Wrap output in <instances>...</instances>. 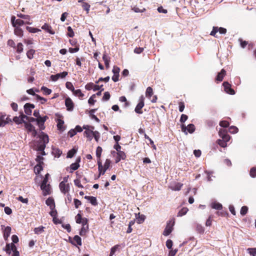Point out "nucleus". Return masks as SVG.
Returning a JSON list of instances; mask_svg holds the SVG:
<instances>
[{"label": "nucleus", "instance_id": "obj_43", "mask_svg": "<svg viewBox=\"0 0 256 256\" xmlns=\"http://www.w3.org/2000/svg\"><path fill=\"white\" fill-rule=\"evenodd\" d=\"M17 16L21 18H22L23 20H26V21L30 22V16L29 15L19 14H17Z\"/></svg>", "mask_w": 256, "mask_h": 256}, {"label": "nucleus", "instance_id": "obj_42", "mask_svg": "<svg viewBox=\"0 0 256 256\" xmlns=\"http://www.w3.org/2000/svg\"><path fill=\"white\" fill-rule=\"evenodd\" d=\"M26 29L31 33H36L37 32H40L41 30L40 29H38V28L30 27V26H26Z\"/></svg>", "mask_w": 256, "mask_h": 256}, {"label": "nucleus", "instance_id": "obj_17", "mask_svg": "<svg viewBox=\"0 0 256 256\" xmlns=\"http://www.w3.org/2000/svg\"><path fill=\"white\" fill-rule=\"evenodd\" d=\"M182 186H183V184L182 183L175 182V183L173 184H172L170 186V188L172 190L178 191V190H180V189L182 188Z\"/></svg>", "mask_w": 256, "mask_h": 256}, {"label": "nucleus", "instance_id": "obj_11", "mask_svg": "<svg viewBox=\"0 0 256 256\" xmlns=\"http://www.w3.org/2000/svg\"><path fill=\"white\" fill-rule=\"evenodd\" d=\"M48 118V117L47 116H44L43 117L40 116V117H38V118H37V124L40 130H44V123Z\"/></svg>", "mask_w": 256, "mask_h": 256}, {"label": "nucleus", "instance_id": "obj_19", "mask_svg": "<svg viewBox=\"0 0 256 256\" xmlns=\"http://www.w3.org/2000/svg\"><path fill=\"white\" fill-rule=\"evenodd\" d=\"M226 75V71L223 68L220 72L218 73L216 80L218 82H222L223 80L224 77Z\"/></svg>", "mask_w": 256, "mask_h": 256}, {"label": "nucleus", "instance_id": "obj_4", "mask_svg": "<svg viewBox=\"0 0 256 256\" xmlns=\"http://www.w3.org/2000/svg\"><path fill=\"white\" fill-rule=\"evenodd\" d=\"M182 130L186 134H187L188 132L190 134H192L195 130V126L194 124H189L187 127L185 125L182 124Z\"/></svg>", "mask_w": 256, "mask_h": 256}, {"label": "nucleus", "instance_id": "obj_30", "mask_svg": "<svg viewBox=\"0 0 256 256\" xmlns=\"http://www.w3.org/2000/svg\"><path fill=\"white\" fill-rule=\"evenodd\" d=\"M93 133L94 131L92 130H85L84 134L89 140H91L92 139Z\"/></svg>", "mask_w": 256, "mask_h": 256}, {"label": "nucleus", "instance_id": "obj_8", "mask_svg": "<svg viewBox=\"0 0 256 256\" xmlns=\"http://www.w3.org/2000/svg\"><path fill=\"white\" fill-rule=\"evenodd\" d=\"M222 85L224 87V92L226 93L232 95L234 94H235L234 90L231 88V84H229L228 82H224Z\"/></svg>", "mask_w": 256, "mask_h": 256}, {"label": "nucleus", "instance_id": "obj_24", "mask_svg": "<svg viewBox=\"0 0 256 256\" xmlns=\"http://www.w3.org/2000/svg\"><path fill=\"white\" fill-rule=\"evenodd\" d=\"M84 198L88 200L92 205L94 206L98 205V202L96 197L86 196H84Z\"/></svg>", "mask_w": 256, "mask_h": 256}, {"label": "nucleus", "instance_id": "obj_9", "mask_svg": "<svg viewBox=\"0 0 256 256\" xmlns=\"http://www.w3.org/2000/svg\"><path fill=\"white\" fill-rule=\"evenodd\" d=\"M112 72L114 74V75L112 76V80L114 82H118L119 80L118 78L120 76L119 73L120 72V68L116 66H114Z\"/></svg>", "mask_w": 256, "mask_h": 256}, {"label": "nucleus", "instance_id": "obj_31", "mask_svg": "<svg viewBox=\"0 0 256 256\" xmlns=\"http://www.w3.org/2000/svg\"><path fill=\"white\" fill-rule=\"evenodd\" d=\"M42 165H44V164H37L34 167V171L36 174H39L43 170Z\"/></svg>", "mask_w": 256, "mask_h": 256}, {"label": "nucleus", "instance_id": "obj_47", "mask_svg": "<svg viewBox=\"0 0 256 256\" xmlns=\"http://www.w3.org/2000/svg\"><path fill=\"white\" fill-rule=\"evenodd\" d=\"M88 229V226H82V228L80 232V234L82 236H84Z\"/></svg>", "mask_w": 256, "mask_h": 256}, {"label": "nucleus", "instance_id": "obj_52", "mask_svg": "<svg viewBox=\"0 0 256 256\" xmlns=\"http://www.w3.org/2000/svg\"><path fill=\"white\" fill-rule=\"evenodd\" d=\"M44 227L43 226H40L38 228H36L34 229V233L36 234H39L44 232Z\"/></svg>", "mask_w": 256, "mask_h": 256}, {"label": "nucleus", "instance_id": "obj_5", "mask_svg": "<svg viewBox=\"0 0 256 256\" xmlns=\"http://www.w3.org/2000/svg\"><path fill=\"white\" fill-rule=\"evenodd\" d=\"M24 126L28 131V132H32V135L33 137L36 136L37 135V132L35 128L30 123L26 122H24Z\"/></svg>", "mask_w": 256, "mask_h": 256}, {"label": "nucleus", "instance_id": "obj_34", "mask_svg": "<svg viewBox=\"0 0 256 256\" xmlns=\"http://www.w3.org/2000/svg\"><path fill=\"white\" fill-rule=\"evenodd\" d=\"M111 164V161L110 159H106L104 162V166H103V173L104 174L106 171L110 168Z\"/></svg>", "mask_w": 256, "mask_h": 256}, {"label": "nucleus", "instance_id": "obj_7", "mask_svg": "<svg viewBox=\"0 0 256 256\" xmlns=\"http://www.w3.org/2000/svg\"><path fill=\"white\" fill-rule=\"evenodd\" d=\"M68 72H63L61 73H58L56 74H52L50 76V79L56 82L57 81L59 78H64L66 76H68Z\"/></svg>", "mask_w": 256, "mask_h": 256}, {"label": "nucleus", "instance_id": "obj_27", "mask_svg": "<svg viewBox=\"0 0 256 256\" xmlns=\"http://www.w3.org/2000/svg\"><path fill=\"white\" fill-rule=\"evenodd\" d=\"M6 114L0 112V127L4 126L8 124V121H5Z\"/></svg>", "mask_w": 256, "mask_h": 256}, {"label": "nucleus", "instance_id": "obj_56", "mask_svg": "<svg viewBox=\"0 0 256 256\" xmlns=\"http://www.w3.org/2000/svg\"><path fill=\"white\" fill-rule=\"evenodd\" d=\"M248 211V208L246 206H243L240 209V213L242 215L244 216L246 214Z\"/></svg>", "mask_w": 256, "mask_h": 256}, {"label": "nucleus", "instance_id": "obj_32", "mask_svg": "<svg viewBox=\"0 0 256 256\" xmlns=\"http://www.w3.org/2000/svg\"><path fill=\"white\" fill-rule=\"evenodd\" d=\"M73 94L80 98H82L84 96V94L82 92L80 89L74 90L72 92Z\"/></svg>", "mask_w": 256, "mask_h": 256}, {"label": "nucleus", "instance_id": "obj_58", "mask_svg": "<svg viewBox=\"0 0 256 256\" xmlns=\"http://www.w3.org/2000/svg\"><path fill=\"white\" fill-rule=\"evenodd\" d=\"M250 174L251 177L255 178L256 176V167H252L250 170Z\"/></svg>", "mask_w": 256, "mask_h": 256}, {"label": "nucleus", "instance_id": "obj_45", "mask_svg": "<svg viewBox=\"0 0 256 256\" xmlns=\"http://www.w3.org/2000/svg\"><path fill=\"white\" fill-rule=\"evenodd\" d=\"M52 153L55 156L59 158L62 154V151L58 148H54L53 149Z\"/></svg>", "mask_w": 256, "mask_h": 256}, {"label": "nucleus", "instance_id": "obj_35", "mask_svg": "<svg viewBox=\"0 0 256 256\" xmlns=\"http://www.w3.org/2000/svg\"><path fill=\"white\" fill-rule=\"evenodd\" d=\"M153 94V90L150 86L147 88L146 92V96L150 98Z\"/></svg>", "mask_w": 256, "mask_h": 256}, {"label": "nucleus", "instance_id": "obj_16", "mask_svg": "<svg viewBox=\"0 0 256 256\" xmlns=\"http://www.w3.org/2000/svg\"><path fill=\"white\" fill-rule=\"evenodd\" d=\"M219 135L222 138V140L226 142H228L230 138V136L225 132L224 130H221L219 131Z\"/></svg>", "mask_w": 256, "mask_h": 256}, {"label": "nucleus", "instance_id": "obj_18", "mask_svg": "<svg viewBox=\"0 0 256 256\" xmlns=\"http://www.w3.org/2000/svg\"><path fill=\"white\" fill-rule=\"evenodd\" d=\"M42 28L51 34H54L55 32L52 30V26L48 24L45 23L42 26Z\"/></svg>", "mask_w": 256, "mask_h": 256}, {"label": "nucleus", "instance_id": "obj_29", "mask_svg": "<svg viewBox=\"0 0 256 256\" xmlns=\"http://www.w3.org/2000/svg\"><path fill=\"white\" fill-rule=\"evenodd\" d=\"M79 3H82V7L84 10L86 11L87 13H88L90 8V5L84 2V0H78Z\"/></svg>", "mask_w": 256, "mask_h": 256}, {"label": "nucleus", "instance_id": "obj_55", "mask_svg": "<svg viewBox=\"0 0 256 256\" xmlns=\"http://www.w3.org/2000/svg\"><path fill=\"white\" fill-rule=\"evenodd\" d=\"M100 134L98 131H94L92 138L94 137L96 142H98L100 138Z\"/></svg>", "mask_w": 256, "mask_h": 256}, {"label": "nucleus", "instance_id": "obj_15", "mask_svg": "<svg viewBox=\"0 0 256 256\" xmlns=\"http://www.w3.org/2000/svg\"><path fill=\"white\" fill-rule=\"evenodd\" d=\"M70 242L76 246H81L82 244V238L78 235L75 236Z\"/></svg>", "mask_w": 256, "mask_h": 256}, {"label": "nucleus", "instance_id": "obj_40", "mask_svg": "<svg viewBox=\"0 0 256 256\" xmlns=\"http://www.w3.org/2000/svg\"><path fill=\"white\" fill-rule=\"evenodd\" d=\"M188 210L187 208H183L178 212V213L177 216H182L185 215Z\"/></svg>", "mask_w": 256, "mask_h": 256}, {"label": "nucleus", "instance_id": "obj_44", "mask_svg": "<svg viewBox=\"0 0 256 256\" xmlns=\"http://www.w3.org/2000/svg\"><path fill=\"white\" fill-rule=\"evenodd\" d=\"M146 218V216L144 214H138V217L136 218L137 222L138 224H142Z\"/></svg>", "mask_w": 256, "mask_h": 256}, {"label": "nucleus", "instance_id": "obj_49", "mask_svg": "<svg viewBox=\"0 0 256 256\" xmlns=\"http://www.w3.org/2000/svg\"><path fill=\"white\" fill-rule=\"evenodd\" d=\"M41 90H42L44 94L46 95H48L50 94L52 92V90L50 89H49L48 88L45 87L44 86L41 88Z\"/></svg>", "mask_w": 256, "mask_h": 256}, {"label": "nucleus", "instance_id": "obj_14", "mask_svg": "<svg viewBox=\"0 0 256 256\" xmlns=\"http://www.w3.org/2000/svg\"><path fill=\"white\" fill-rule=\"evenodd\" d=\"M65 105L68 110L72 111L74 110V104L72 100L70 98H66Z\"/></svg>", "mask_w": 256, "mask_h": 256}, {"label": "nucleus", "instance_id": "obj_39", "mask_svg": "<svg viewBox=\"0 0 256 256\" xmlns=\"http://www.w3.org/2000/svg\"><path fill=\"white\" fill-rule=\"evenodd\" d=\"M102 151V150L100 146H98L97 147L96 150V157L98 158V161L101 160L100 156H101Z\"/></svg>", "mask_w": 256, "mask_h": 256}, {"label": "nucleus", "instance_id": "obj_3", "mask_svg": "<svg viewBox=\"0 0 256 256\" xmlns=\"http://www.w3.org/2000/svg\"><path fill=\"white\" fill-rule=\"evenodd\" d=\"M144 98L143 96H140L139 98V102L136 106L134 111L136 113L138 114H142L143 113L142 109L144 106Z\"/></svg>", "mask_w": 256, "mask_h": 256}, {"label": "nucleus", "instance_id": "obj_6", "mask_svg": "<svg viewBox=\"0 0 256 256\" xmlns=\"http://www.w3.org/2000/svg\"><path fill=\"white\" fill-rule=\"evenodd\" d=\"M218 32L221 34H225L226 32V29L222 27L214 26L210 35L216 38L217 36L216 35Z\"/></svg>", "mask_w": 256, "mask_h": 256}, {"label": "nucleus", "instance_id": "obj_59", "mask_svg": "<svg viewBox=\"0 0 256 256\" xmlns=\"http://www.w3.org/2000/svg\"><path fill=\"white\" fill-rule=\"evenodd\" d=\"M217 142L222 148H225L227 146L226 142L224 140H222V139L218 140H217Z\"/></svg>", "mask_w": 256, "mask_h": 256}, {"label": "nucleus", "instance_id": "obj_21", "mask_svg": "<svg viewBox=\"0 0 256 256\" xmlns=\"http://www.w3.org/2000/svg\"><path fill=\"white\" fill-rule=\"evenodd\" d=\"M11 228L10 226H6L4 228L3 231V234L4 239L6 240L9 237L10 232H11Z\"/></svg>", "mask_w": 256, "mask_h": 256}, {"label": "nucleus", "instance_id": "obj_60", "mask_svg": "<svg viewBox=\"0 0 256 256\" xmlns=\"http://www.w3.org/2000/svg\"><path fill=\"white\" fill-rule=\"evenodd\" d=\"M85 60L84 58H76V64L77 66H82V62L81 61L84 62Z\"/></svg>", "mask_w": 256, "mask_h": 256}, {"label": "nucleus", "instance_id": "obj_26", "mask_svg": "<svg viewBox=\"0 0 256 256\" xmlns=\"http://www.w3.org/2000/svg\"><path fill=\"white\" fill-rule=\"evenodd\" d=\"M32 24V22L24 21L21 19H17V20H16V26H21L24 24Z\"/></svg>", "mask_w": 256, "mask_h": 256}, {"label": "nucleus", "instance_id": "obj_10", "mask_svg": "<svg viewBox=\"0 0 256 256\" xmlns=\"http://www.w3.org/2000/svg\"><path fill=\"white\" fill-rule=\"evenodd\" d=\"M59 188L61 192L64 194L68 193L70 190V186L69 184H64L63 182H60Z\"/></svg>", "mask_w": 256, "mask_h": 256}, {"label": "nucleus", "instance_id": "obj_48", "mask_svg": "<svg viewBox=\"0 0 256 256\" xmlns=\"http://www.w3.org/2000/svg\"><path fill=\"white\" fill-rule=\"evenodd\" d=\"M13 121L16 124H20L22 123L24 124V122H26L24 120H22V118H20V116H14L13 118Z\"/></svg>", "mask_w": 256, "mask_h": 256}, {"label": "nucleus", "instance_id": "obj_64", "mask_svg": "<svg viewBox=\"0 0 256 256\" xmlns=\"http://www.w3.org/2000/svg\"><path fill=\"white\" fill-rule=\"evenodd\" d=\"M248 250V252L250 255L252 256H256V248H249Z\"/></svg>", "mask_w": 256, "mask_h": 256}, {"label": "nucleus", "instance_id": "obj_63", "mask_svg": "<svg viewBox=\"0 0 256 256\" xmlns=\"http://www.w3.org/2000/svg\"><path fill=\"white\" fill-rule=\"evenodd\" d=\"M44 160V158L40 155L37 156L36 158V160L38 162V164H44V163L43 162Z\"/></svg>", "mask_w": 256, "mask_h": 256}, {"label": "nucleus", "instance_id": "obj_50", "mask_svg": "<svg viewBox=\"0 0 256 256\" xmlns=\"http://www.w3.org/2000/svg\"><path fill=\"white\" fill-rule=\"evenodd\" d=\"M80 176H79V178H76L74 180V184L76 186L79 188H83V186L80 183Z\"/></svg>", "mask_w": 256, "mask_h": 256}, {"label": "nucleus", "instance_id": "obj_37", "mask_svg": "<svg viewBox=\"0 0 256 256\" xmlns=\"http://www.w3.org/2000/svg\"><path fill=\"white\" fill-rule=\"evenodd\" d=\"M16 50V52L18 54H20L23 52V44L21 42H19L17 44L14 48Z\"/></svg>", "mask_w": 256, "mask_h": 256}, {"label": "nucleus", "instance_id": "obj_33", "mask_svg": "<svg viewBox=\"0 0 256 256\" xmlns=\"http://www.w3.org/2000/svg\"><path fill=\"white\" fill-rule=\"evenodd\" d=\"M58 122L57 126H58V130H62V131L64 130V121L60 119H58Z\"/></svg>", "mask_w": 256, "mask_h": 256}, {"label": "nucleus", "instance_id": "obj_36", "mask_svg": "<svg viewBox=\"0 0 256 256\" xmlns=\"http://www.w3.org/2000/svg\"><path fill=\"white\" fill-rule=\"evenodd\" d=\"M211 207L216 210H220L222 208V206L219 202H213L211 204Z\"/></svg>", "mask_w": 256, "mask_h": 256}, {"label": "nucleus", "instance_id": "obj_57", "mask_svg": "<svg viewBox=\"0 0 256 256\" xmlns=\"http://www.w3.org/2000/svg\"><path fill=\"white\" fill-rule=\"evenodd\" d=\"M96 94H92L88 100V102L90 104L93 105L96 102V100H94L96 98Z\"/></svg>", "mask_w": 256, "mask_h": 256}, {"label": "nucleus", "instance_id": "obj_53", "mask_svg": "<svg viewBox=\"0 0 256 256\" xmlns=\"http://www.w3.org/2000/svg\"><path fill=\"white\" fill-rule=\"evenodd\" d=\"M66 88L71 90L72 92L74 90V88L71 82H67L66 83Z\"/></svg>", "mask_w": 256, "mask_h": 256}, {"label": "nucleus", "instance_id": "obj_46", "mask_svg": "<svg viewBox=\"0 0 256 256\" xmlns=\"http://www.w3.org/2000/svg\"><path fill=\"white\" fill-rule=\"evenodd\" d=\"M10 244V248L12 251L13 252V254H20L19 252L17 250L16 247L14 243H11Z\"/></svg>", "mask_w": 256, "mask_h": 256}, {"label": "nucleus", "instance_id": "obj_62", "mask_svg": "<svg viewBox=\"0 0 256 256\" xmlns=\"http://www.w3.org/2000/svg\"><path fill=\"white\" fill-rule=\"evenodd\" d=\"M229 125V122L226 120H222L220 122V126L223 128H227Z\"/></svg>", "mask_w": 256, "mask_h": 256}, {"label": "nucleus", "instance_id": "obj_28", "mask_svg": "<svg viewBox=\"0 0 256 256\" xmlns=\"http://www.w3.org/2000/svg\"><path fill=\"white\" fill-rule=\"evenodd\" d=\"M121 249V246L120 244H116L110 249V256H112L116 250L120 251Z\"/></svg>", "mask_w": 256, "mask_h": 256}, {"label": "nucleus", "instance_id": "obj_12", "mask_svg": "<svg viewBox=\"0 0 256 256\" xmlns=\"http://www.w3.org/2000/svg\"><path fill=\"white\" fill-rule=\"evenodd\" d=\"M34 108V104L26 103L24 106V110L26 114L30 116L32 113V109Z\"/></svg>", "mask_w": 256, "mask_h": 256}, {"label": "nucleus", "instance_id": "obj_23", "mask_svg": "<svg viewBox=\"0 0 256 256\" xmlns=\"http://www.w3.org/2000/svg\"><path fill=\"white\" fill-rule=\"evenodd\" d=\"M80 158H79L76 159V162L70 165V168L72 170H76L80 167L79 162H80Z\"/></svg>", "mask_w": 256, "mask_h": 256}, {"label": "nucleus", "instance_id": "obj_25", "mask_svg": "<svg viewBox=\"0 0 256 256\" xmlns=\"http://www.w3.org/2000/svg\"><path fill=\"white\" fill-rule=\"evenodd\" d=\"M14 34L20 38L24 36V32L18 26L14 27Z\"/></svg>", "mask_w": 256, "mask_h": 256}, {"label": "nucleus", "instance_id": "obj_51", "mask_svg": "<svg viewBox=\"0 0 256 256\" xmlns=\"http://www.w3.org/2000/svg\"><path fill=\"white\" fill-rule=\"evenodd\" d=\"M34 53L35 50H34L31 49L27 52L26 56L29 59H32L33 58Z\"/></svg>", "mask_w": 256, "mask_h": 256}, {"label": "nucleus", "instance_id": "obj_61", "mask_svg": "<svg viewBox=\"0 0 256 256\" xmlns=\"http://www.w3.org/2000/svg\"><path fill=\"white\" fill-rule=\"evenodd\" d=\"M94 83L92 82H89V83H88L86 86H85V88L88 90H94Z\"/></svg>", "mask_w": 256, "mask_h": 256}, {"label": "nucleus", "instance_id": "obj_20", "mask_svg": "<svg viewBox=\"0 0 256 256\" xmlns=\"http://www.w3.org/2000/svg\"><path fill=\"white\" fill-rule=\"evenodd\" d=\"M46 204L50 206V209H54L55 208V203L53 198L50 197L46 201Z\"/></svg>", "mask_w": 256, "mask_h": 256}, {"label": "nucleus", "instance_id": "obj_22", "mask_svg": "<svg viewBox=\"0 0 256 256\" xmlns=\"http://www.w3.org/2000/svg\"><path fill=\"white\" fill-rule=\"evenodd\" d=\"M102 60L104 62L106 68V69L109 68H110V58L107 56V54L104 53L102 56Z\"/></svg>", "mask_w": 256, "mask_h": 256}, {"label": "nucleus", "instance_id": "obj_38", "mask_svg": "<svg viewBox=\"0 0 256 256\" xmlns=\"http://www.w3.org/2000/svg\"><path fill=\"white\" fill-rule=\"evenodd\" d=\"M98 170L99 172L98 176H100V175H104V174L103 173V166L102 165V163L101 160L98 161Z\"/></svg>", "mask_w": 256, "mask_h": 256}, {"label": "nucleus", "instance_id": "obj_41", "mask_svg": "<svg viewBox=\"0 0 256 256\" xmlns=\"http://www.w3.org/2000/svg\"><path fill=\"white\" fill-rule=\"evenodd\" d=\"M77 150L74 148L70 150L67 154V158H72L76 154Z\"/></svg>", "mask_w": 256, "mask_h": 256}, {"label": "nucleus", "instance_id": "obj_1", "mask_svg": "<svg viewBox=\"0 0 256 256\" xmlns=\"http://www.w3.org/2000/svg\"><path fill=\"white\" fill-rule=\"evenodd\" d=\"M39 137L40 140L38 142L36 145V150L39 152V154L42 156H45L46 154L44 149L46 147V144L49 142L48 136L47 134L42 132Z\"/></svg>", "mask_w": 256, "mask_h": 256}, {"label": "nucleus", "instance_id": "obj_54", "mask_svg": "<svg viewBox=\"0 0 256 256\" xmlns=\"http://www.w3.org/2000/svg\"><path fill=\"white\" fill-rule=\"evenodd\" d=\"M68 34L67 35L70 38H72L74 36V32L70 26H68L67 28Z\"/></svg>", "mask_w": 256, "mask_h": 256}, {"label": "nucleus", "instance_id": "obj_13", "mask_svg": "<svg viewBox=\"0 0 256 256\" xmlns=\"http://www.w3.org/2000/svg\"><path fill=\"white\" fill-rule=\"evenodd\" d=\"M41 190H42L44 196H46L50 194V184H41Z\"/></svg>", "mask_w": 256, "mask_h": 256}, {"label": "nucleus", "instance_id": "obj_2", "mask_svg": "<svg viewBox=\"0 0 256 256\" xmlns=\"http://www.w3.org/2000/svg\"><path fill=\"white\" fill-rule=\"evenodd\" d=\"M174 224V220H169L167 222L166 226L163 232V234L164 236H168L172 232Z\"/></svg>", "mask_w": 256, "mask_h": 256}]
</instances>
